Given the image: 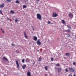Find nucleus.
<instances>
[{
    "instance_id": "46",
    "label": "nucleus",
    "mask_w": 76,
    "mask_h": 76,
    "mask_svg": "<svg viewBox=\"0 0 76 76\" xmlns=\"http://www.w3.org/2000/svg\"><path fill=\"white\" fill-rule=\"evenodd\" d=\"M51 24H53V23H51Z\"/></svg>"
},
{
    "instance_id": "8",
    "label": "nucleus",
    "mask_w": 76,
    "mask_h": 76,
    "mask_svg": "<svg viewBox=\"0 0 76 76\" xmlns=\"http://www.w3.org/2000/svg\"><path fill=\"white\" fill-rule=\"evenodd\" d=\"M4 7V4H2L0 5V8H2Z\"/></svg>"
},
{
    "instance_id": "14",
    "label": "nucleus",
    "mask_w": 76,
    "mask_h": 76,
    "mask_svg": "<svg viewBox=\"0 0 76 76\" xmlns=\"http://www.w3.org/2000/svg\"><path fill=\"white\" fill-rule=\"evenodd\" d=\"M26 67V65H24L22 66V67L23 69H25Z\"/></svg>"
},
{
    "instance_id": "41",
    "label": "nucleus",
    "mask_w": 76,
    "mask_h": 76,
    "mask_svg": "<svg viewBox=\"0 0 76 76\" xmlns=\"http://www.w3.org/2000/svg\"><path fill=\"white\" fill-rule=\"evenodd\" d=\"M69 37L70 36V35L69 34Z\"/></svg>"
},
{
    "instance_id": "5",
    "label": "nucleus",
    "mask_w": 76,
    "mask_h": 76,
    "mask_svg": "<svg viewBox=\"0 0 76 76\" xmlns=\"http://www.w3.org/2000/svg\"><path fill=\"white\" fill-rule=\"evenodd\" d=\"M16 64L18 68H19V63L18 61H16Z\"/></svg>"
},
{
    "instance_id": "11",
    "label": "nucleus",
    "mask_w": 76,
    "mask_h": 76,
    "mask_svg": "<svg viewBox=\"0 0 76 76\" xmlns=\"http://www.w3.org/2000/svg\"><path fill=\"white\" fill-rule=\"evenodd\" d=\"M69 16V17H70L71 18H72L73 16V14L72 13H70L68 15Z\"/></svg>"
},
{
    "instance_id": "32",
    "label": "nucleus",
    "mask_w": 76,
    "mask_h": 76,
    "mask_svg": "<svg viewBox=\"0 0 76 76\" xmlns=\"http://www.w3.org/2000/svg\"><path fill=\"white\" fill-rule=\"evenodd\" d=\"M65 71H66V72H68V69H67V68H66L65 69Z\"/></svg>"
},
{
    "instance_id": "23",
    "label": "nucleus",
    "mask_w": 76,
    "mask_h": 76,
    "mask_svg": "<svg viewBox=\"0 0 76 76\" xmlns=\"http://www.w3.org/2000/svg\"><path fill=\"white\" fill-rule=\"evenodd\" d=\"M62 22L63 24H65V21H64V20H63L62 21Z\"/></svg>"
},
{
    "instance_id": "21",
    "label": "nucleus",
    "mask_w": 76,
    "mask_h": 76,
    "mask_svg": "<svg viewBox=\"0 0 76 76\" xmlns=\"http://www.w3.org/2000/svg\"><path fill=\"white\" fill-rule=\"evenodd\" d=\"M73 65H74V66H76V63L75 62H73Z\"/></svg>"
},
{
    "instance_id": "17",
    "label": "nucleus",
    "mask_w": 76,
    "mask_h": 76,
    "mask_svg": "<svg viewBox=\"0 0 76 76\" xmlns=\"http://www.w3.org/2000/svg\"><path fill=\"white\" fill-rule=\"evenodd\" d=\"M10 13H12V14H14V13H15V12L12 10L10 11Z\"/></svg>"
},
{
    "instance_id": "18",
    "label": "nucleus",
    "mask_w": 76,
    "mask_h": 76,
    "mask_svg": "<svg viewBox=\"0 0 76 76\" xmlns=\"http://www.w3.org/2000/svg\"><path fill=\"white\" fill-rule=\"evenodd\" d=\"M67 28H69V29L71 30H72V28H71V27H70V26L68 25H67Z\"/></svg>"
},
{
    "instance_id": "47",
    "label": "nucleus",
    "mask_w": 76,
    "mask_h": 76,
    "mask_svg": "<svg viewBox=\"0 0 76 76\" xmlns=\"http://www.w3.org/2000/svg\"><path fill=\"white\" fill-rule=\"evenodd\" d=\"M64 58H65V57H64Z\"/></svg>"
},
{
    "instance_id": "44",
    "label": "nucleus",
    "mask_w": 76,
    "mask_h": 76,
    "mask_svg": "<svg viewBox=\"0 0 76 76\" xmlns=\"http://www.w3.org/2000/svg\"><path fill=\"white\" fill-rule=\"evenodd\" d=\"M38 0V1H39V0Z\"/></svg>"
},
{
    "instance_id": "26",
    "label": "nucleus",
    "mask_w": 76,
    "mask_h": 76,
    "mask_svg": "<svg viewBox=\"0 0 76 76\" xmlns=\"http://www.w3.org/2000/svg\"><path fill=\"white\" fill-rule=\"evenodd\" d=\"M56 66L57 67H59V66H60V64L58 63L56 64Z\"/></svg>"
},
{
    "instance_id": "43",
    "label": "nucleus",
    "mask_w": 76,
    "mask_h": 76,
    "mask_svg": "<svg viewBox=\"0 0 76 76\" xmlns=\"http://www.w3.org/2000/svg\"><path fill=\"white\" fill-rule=\"evenodd\" d=\"M33 31H34V28H33Z\"/></svg>"
},
{
    "instance_id": "3",
    "label": "nucleus",
    "mask_w": 76,
    "mask_h": 76,
    "mask_svg": "<svg viewBox=\"0 0 76 76\" xmlns=\"http://www.w3.org/2000/svg\"><path fill=\"white\" fill-rule=\"evenodd\" d=\"M57 16H58V14H57L53 12V14L52 15V17H53V18H56V17H57Z\"/></svg>"
},
{
    "instance_id": "27",
    "label": "nucleus",
    "mask_w": 76,
    "mask_h": 76,
    "mask_svg": "<svg viewBox=\"0 0 76 76\" xmlns=\"http://www.w3.org/2000/svg\"><path fill=\"white\" fill-rule=\"evenodd\" d=\"M67 32H70V30L69 29L67 30Z\"/></svg>"
},
{
    "instance_id": "16",
    "label": "nucleus",
    "mask_w": 76,
    "mask_h": 76,
    "mask_svg": "<svg viewBox=\"0 0 76 76\" xmlns=\"http://www.w3.org/2000/svg\"><path fill=\"white\" fill-rule=\"evenodd\" d=\"M58 72H61V69L60 68H58Z\"/></svg>"
},
{
    "instance_id": "9",
    "label": "nucleus",
    "mask_w": 76,
    "mask_h": 76,
    "mask_svg": "<svg viewBox=\"0 0 76 76\" xmlns=\"http://www.w3.org/2000/svg\"><path fill=\"white\" fill-rule=\"evenodd\" d=\"M26 61L27 63H28V62H29L30 61V60L29 58H27L26 60Z\"/></svg>"
},
{
    "instance_id": "10",
    "label": "nucleus",
    "mask_w": 76,
    "mask_h": 76,
    "mask_svg": "<svg viewBox=\"0 0 76 76\" xmlns=\"http://www.w3.org/2000/svg\"><path fill=\"white\" fill-rule=\"evenodd\" d=\"M65 55L67 56H70V53H66Z\"/></svg>"
},
{
    "instance_id": "19",
    "label": "nucleus",
    "mask_w": 76,
    "mask_h": 76,
    "mask_svg": "<svg viewBox=\"0 0 76 76\" xmlns=\"http://www.w3.org/2000/svg\"><path fill=\"white\" fill-rule=\"evenodd\" d=\"M23 9H25V8H26V7H27V6H26V5H24L23 6Z\"/></svg>"
},
{
    "instance_id": "2",
    "label": "nucleus",
    "mask_w": 76,
    "mask_h": 76,
    "mask_svg": "<svg viewBox=\"0 0 76 76\" xmlns=\"http://www.w3.org/2000/svg\"><path fill=\"white\" fill-rule=\"evenodd\" d=\"M69 70L71 72H73V73L75 72V69L73 68H71V67L69 68Z\"/></svg>"
},
{
    "instance_id": "36",
    "label": "nucleus",
    "mask_w": 76,
    "mask_h": 76,
    "mask_svg": "<svg viewBox=\"0 0 76 76\" xmlns=\"http://www.w3.org/2000/svg\"><path fill=\"white\" fill-rule=\"evenodd\" d=\"M65 32H67V30H66L65 31Z\"/></svg>"
},
{
    "instance_id": "4",
    "label": "nucleus",
    "mask_w": 76,
    "mask_h": 76,
    "mask_svg": "<svg viewBox=\"0 0 76 76\" xmlns=\"http://www.w3.org/2000/svg\"><path fill=\"white\" fill-rule=\"evenodd\" d=\"M37 43L38 45H40L41 44V42H40V40H39V39L37 40Z\"/></svg>"
},
{
    "instance_id": "20",
    "label": "nucleus",
    "mask_w": 76,
    "mask_h": 76,
    "mask_svg": "<svg viewBox=\"0 0 76 76\" xmlns=\"http://www.w3.org/2000/svg\"><path fill=\"white\" fill-rule=\"evenodd\" d=\"M1 29L2 32H3V34H4V30H3V28H1Z\"/></svg>"
},
{
    "instance_id": "40",
    "label": "nucleus",
    "mask_w": 76,
    "mask_h": 76,
    "mask_svg": "<svg viewBox=\"0 0 76 76\" xmlns=\"http://www.w3.org/2000/svg\"><path fill=\"white\" fill-rule=\"evenodd\" d=\"M75 38L76 39V36L75 37Z\"/></svg>"
},
{
    "instance_id": "28",
    "label": "nucleus",
    "mask_w": 76,
    "mask_h": 76,
    "mask_svg": "<svg viewBox=\"0 0 76 76\" xmlns=\"http://www.w3.org/2000/svg\"><path fill=\"white\" fill-rule=\"evenodd\" d=\"M22 63H25V60L24 59L22 60Z\"/></svg>"
},
{
    "instance_id": "42",
    "label": "nucleus",
    "mask_w": 76,
    "mask_h": 76,
    "mask_svg": "<svg viewBox=\"0 0 76 76\" xmlns=\"http://www.w3.org/2000/svg\"><path fill=\"white\" fill-rule=\"evenodd\" d=\"M45 76H47V74H45Z\"/></svg>"
},
{
    "instance_id": "25",
    "label": "nucleus",
    "mask_w": 76,
    "mask_h": 76,
    "mask_svg": "<svg viewBox=\"0 0 76 76\" xmlns=\"http://www.w3.org/2000/svg\"><path fill=\"white\" fill-rule=\"evenodd\" d=\"M16 3H17V4L19 3V1L18 0H17L16 1Z\"/></svg>"
},
{
    "instance_id": "38",
    "label": "nucleus",
    "mask_w": 76,
    "mask_h": 76,
    "mask_svg": "<svg viewBox=\"0 0 76 76\" xmlns=\"http://www.w3.org/2000/svg\"><path fill=\"white\" fill-rule=\"evenodd\" d=\"M73 76H76V74H74L73 75Z\"/></svg>"
},
{
    "instance_id": "15",
    "label": "nucleus",
    "mask_w": 76,
    "mask_h": 76,
    "mask_svg": "<svg viewBox=\"0 0 76 76\" xmlns=\"http://www.w3.org/2000/svg\"><path fill=\"white\" fill-rule=\"evenodd\" d=\"M12 0H6V1L7 3H10L11 2Z\"/></svg>"
},
{
    "instance_id": "33",
    "label": "nucleus",
    "mask_w": 76,
    "mask_h": 76,
    "mask_svg": "<svg viewBox=\"0 0 76 76\" xmlns=\"http://www.w3.org/2000/svg\"><path fill=\"white\" fill-rule=\"evenodd\" d=\"M15 22H18V19H16L15 20Z\"/></svg>"
},
{
    "instance_id": "45",
    "label": "nucleus",
    "mask_w": 76,
    "mask_h": 76,
    "mask_svg": "<svg viewBox=\"0 0 76 76\" xmlns=\"http://www.w3.org/2000/svg\"><path fill=\"white\" fill-rule=\"evenodd\" d=\"M55 69H57V68L56 67V68H55Z\"/></svg>"
},
{
    "instance_id": "29",
    "label": "nucleus",
    "mask_w": 76,
    "mask_h": 76,
    "mask_svg": "<svg viewBox=\"0 0 76 76\" xmlns=\"http://www.w3.org/2000/svg\"><path fill=\"white\" fill-rule=\"evenodd\" d=\"M47 23L48 24H50L51 23V22H50V21H49L47 22Z\"/></svg>"
},
{
    "instance_id": "13",
    "label": "nucleus",
    "mask_w": 76,
    "mask_h": 76,
    "mask_svg": "<svg viewBox=\"0 0 76 76\" xmlns=\"http://www.w3.org/2000/svg\"><path fill=\"white\" fill-rule=\"evenodd\" d=\"M33 39L34 41H37V37L35 36L33 38Z\"/></svg>"
},
{
    "instance_id": "31",
    "label": "nucleus",
    "mask_w": 76,
    "mask_h": 76,
    "mask_svg": "<svg viewBox=\"0 0 76 76\" xmlns=\"http://www.w3.org/2000/svg\"><path fill=\"white\" fill-rule=\"evenodd\" d=\"M2 12L1 10H0V14H2Z\"/></svg>"
},
{
    "instance_id": "37",
    "label": "nucleus",
    "mask_w": 76,
    "mask_h": 76,
    "mask_svg": "<svg viewBox=\"0 0 76 76\" xmlns=\"http://www.w3.org/2000/svg\"><path fill=\"white\" fill-rule=\"evenodd\" d=\"M31 28H33V29H34V27H33V26H31Z\"/></svg>"
},
{
    "instance_id": "12",
    "label": "nucleus",
    "mask_w": 76,
    "mask_h": 76,
    "mask_svg": "<svg viewBox=\"0 0 76 76\" xmlns=\"http://www.w3.org/2000/svg\"><path fill=\"white\" fill-rule=\"evenodd\" d=\"M3 60L4 61H8V60H7V58H6V57H4L3 58Z\"/></svg>"
},
{
    "instance_id": "34",
    "label": "nucleus",
    "mask_w": 76,
    "mask_h": 76,
    "mask_svg": "<svg viewBox=\"0 0 76 76\" xmlns=\"http://www.w3.org/2000/svg\"><path fill=\"white\" fill-rule=\"evenodd\" d=\"M12 46H15V45L13 44V43H12Z\"/></svg>"
},
{
    "instance_id": "35",
    "label": "nucleus",
    "mask_w": 76,
    "mask_h": 76,
    "mask_svg": "<svg viewBox=\"0 0 76 76\" xmlns=\"http://www.w3.org/2000/svg\"><path fill=\"white\" fill-rule=\"evenodd\" d=\"M68 76H72V74H69L68 75Z\"/></svg>"
},
{
    "instance_id": "1",
    "label": "nucleus",
    "mask_w": 76,
    "mask_h": 76,
    "mask_svg": "<svg viewBox=\"0 0 76 76\" xmlns=\"http://www.w3.org/2000/svg\"><path fill=\"white\" fill-rule=\"evenodd\" d=\"M36 16L37 19H38V20H42V17L40 14H37Z\"/></svg>"
},
{
    "instance_id": "24",
    "label": "nucleus",
    "mask_w": 76,
    "mask_h": 76,
    "mask_svg": "<svg viewBox=\"0 0 76 76\" xmlns=\"http://www.w3.org/2000/svg\"><path fill=\"white\" fill-rule=\"evenodd\" d=\"M45 69L46 70H47V66H45Z\"/></svg>"
},
{
    "instance_id": "22",
    "label": "nucleus",
    "mask_w": 76,
    "mask_h": 76,
    "mask_svg": "<svg viewBox=\"0 0 76 76\" xmlns=\"http://www.w3.org/2000/svg\"><path fill=\"white\" fill-rule=\"evenodd\" d=\"M41 60H42V58H41L40 57L39 58V59L38 61H41Z\"/></svg>"
},
{
    "instance_id": "30",
    "label": "nucleus",
    "mask_w": 76,
    "mask_h": 76,
    "mask_svg": "<svg viewBox=\"0 0 76 76\" xmlns=\"http://www.w3.org/2000/svg\"><path fill=\"white\" fill-rule=\"evenodd\" d=\"M54 60V58H51V61H52Z\"/></svg>"
},
{
    "instance_id": "7",
    "label": "nucleus",
    "mask_w": 76,
    "mask_h": 76,
    "mask_svg": "<svg viewBox=\"0 0 76 76\" xmlns=\"http://www.w3.org/2000/svg\"><path fill=\"white\" fill-rule=\"evenodd\" d=\"M24 35H25L24 36L25 38H26V39H27V38H28V36H27V35H26V33L24 32Z\"/></svg>"
},
{
    "instance_id": "6",
    "label": "nucleus",
    "mask_w": 76,
    "mask_h": 76,
    "mask_svg": "<svg viewBox=\"0 0 76 76\" xmlns=\"http://www.w3.org/2000/svg\"><path fill=\"white\" fill-rule=\"evenodd\" d=\"M27 76H31V72L28 71L27 73Z\"/></svg>"
},
{
    "instance_id": "39",
    "label": "nucleus",
    "mask_w": 76,
    "mask_h": 76,
    "mask_svg": "<svg viewBox=\"0 0 76 76\" xmlns=\"http://www.w3.org/2000/svg\"><path fill=\"white\" fill-rule=\"evenodd\" d=\"M7 19H8V20H9V18L7 17Z\"/></svg>"
}]
</instances>
